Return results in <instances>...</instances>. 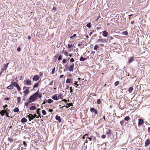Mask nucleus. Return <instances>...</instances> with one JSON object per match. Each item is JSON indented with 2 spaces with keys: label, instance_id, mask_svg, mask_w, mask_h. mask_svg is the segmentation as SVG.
<instances>
[{
  "label": "nucleus",
  "instance_id": "obj_40",
  "mask_svg": "<svg viewBox=\"0 0 150 150\" xmlns=\"http://www.w3.org/2000/svg\"><path fill=\"white\" fill-rule=\"evenodd\" d=\"M101 101L100 99L97 100V103L98 104H100L101 103Z\"/></svg>",
  "mask_w": 150,
  "mask_h": 150
},
{
  "label": "nucleus",
  "instance_id": "obj_34",
  "mask_svg": "<svg viewBox=\"0 0 150 150\" xmlns=\"http://www.w3.org/2000/svg\"><path fill=\"white\" fill-rule=\"evenodd\" d=\"M100 42L103 43L104 42V40L103 39H99L98 40H97V42Z\"/></svg>",
  "mask_w": 150,
  "mask_h": 150
},
{
  "label": "nucleus",
  "instance_id": "obj_11",
  "mask_svg": "<svg viewBox=\"0 0 150 150\" xmlns=\"http://www.w3.org/2000/svg\"><path fill=\"white\" fill-rule=\"evenodd\" d=\"M108 33L105 30L103 32L102 35L103 36L106 37L108 36Z\"/></svg>",
  "mask_w": 150,
  "mask_h": 150
},
{
  "label": "nucleus",
  "instance_id": "obj_28",
  "mask_svg": "<svg viewBox=\"0 0 150 150\" xmlns=\"http://www.w3.org/2000/svg\"><path fill=\"white\" fill-rule=\"evenodd\" d=\"M4 110H2L1 111H0V113L2 116L4 115L5 112H4Z\"/></svg>",
  "mask_w": 150,
  "mask_h": 150
},
{
  "label": "nucleus",
  "instance_id": "obj_49",
  "mask_svg": "<svg viewBox=\"0 0 150 150\" xmlns=\"http://www.w3.org/2000/svg\"><path fill=\"white\" fill-rule=\"evenodd\" d=\"M53 81H52L49 84V85L51 86L52 85L53 83Z\"/></svg>",
  "mask_w": 150,
  "mask_h": 150
},
{
  "label": "nucleus",
  "instance_id": "obj_24",
  "mask_svg": "<svg viewBox=\"0 0 150 150\" xmlns=\"http://www.w3.org/2000/svg\"><path fill=\"white\" fill-rule=\"evenodd\" d=\"M19 111V109L18 107L15 108L14 109V112H18Z\"/></svg>",
  "mask_w": 150,
  "mask_h": 150
},
{
  "label": "nucleus",
  "instance_id": "obj_63",
  "mask_svg": "<svg viewBox=\"0 0 150 150\" xmlns=\"http://www.w3.org/2000/svg\"><path fill=\"white\" fill-rule=\"evenodd\" d=\"M134 21H132L131 22V24H133L134 23Z\"/></svg>",
  "mask_w": 150,
  "mask_h": 150
},
{
  "label": "nucleus",
  "instance_id": "obj_16",
  "mask_svg": "<svg viewBox=\"0 0 150 150\" xmlns=\"http://www.w3.org/2000/svg\"><path fill=\"white\" fill-rule=\"evenodd\" d=\"M13 85L12 83L9 86H7V89L11 90L13 89Z\"/></svg>",
  "mask_w": 150,
  "mask_h": 150
},
{
  "label": "nucleus",
  "instance_id": "obj_55",
  "mask_svg": "<svg viewBox=\"0 0 150 150\" xmlns=\"http://www.w3.org/2000/svg\"><path fill=\"white\" fill-rule=\"evenodd\" d=\"M43 103H42V105H41L42 106V105L43 104H45V103H46V102H45L44 100H43Z\"/></svg>",
  "mask_w": 150,
  "mask_h": 150
},
{
  "label": "nucleus",
  "instance_id": "obj_61",
  "mask_svg": "<svg viewBox=\"0 0 150 150\" xmlns=\"http://www.w3.org/2000/svg\"><path fill=\"white\" fill-rule=\"evenodd\" d=\"M66 105H70V106L72 105V103H70L69 104L67 103H66Z\"/></svg>",
  "mask_w": 150,
  "mask_h": 150
},
{
  "label": "nucleus",
  "instance_id": "obj_15",
  "mask_svg": "<svg viewBox=\"0 0 150 150\" xmlns=\"http://www.w3.org/2000/svg\"><path fill=\"white\" fill-rule=\"evenodd\" d=\"M134 57H133L130 58L129 60L128 63L129 64H130L132 63L133 61H134Z\"/></svg>",
  "mask_w": 150,
  "mask_h": 150
},
{
  "label": "nucleus",
  "instance_id": "obj_58",
  "mask_svg": "<svg viewBox=\"0 0 150 150\" xmlns=\"http://www.w3.org/2000/svg\"><path fill=\"white\" fill-rule=\"evenodd\" d=\"M4 70H5L4 69H3V68H2L1 69L0 72H1V73H2Z\"/></svg>",
  "mask_w": 150,
  "mask_h": 150
},
{
  "label": "nucleus",
  "instance_id": "obj_22",
  "mask_svg": "<svg viewBox=\"0 0 150 150\" xmlns=\"http://www.w3.org/2000/svg\"><path fill=\"white\" fill-rule=\"evenodd\" d=\"M133 89H134L132 87H130L128 89V91L129 93H131Z\"/></svg>",
  "mask_w": 150,
  "mask_h": 150
},
{
  "label": "nucleus",
  "instance_id": "obj_54",
  "mask_svg": "<svg viewBox=\"0 0 150 150\" xmlns=\"http://www.w3.org/2000/svg\"><path fill=\"white\" fill-rule=\"evenodd\" d=\"M62 100V101H64L65 103H67V100L65 99H63Z\"/></svg>",
  "mask_w": 150,
  "mask_h": 150
},
{
  "label": "nucleus",
  "instance_id": "obj_43",
  "mask_svg": "<svg viewBox=\"0 0 150 150\" xmlns=\"http://www.w3.org/2000/svg\"><path fill=\"white\" fill-rule=\"evenodd\" d=\"M8 108H7L6 109H4V110H4V112H5V113L6 112H9V110L8 109Z\"/></svg>",
  "mask_w": 150,
  "mask_h": 150
},
{
  "label": "nucleus",
  "instance_id": "obj_45",
  "mask_svg": "<svg viewBox=\"0 0 150 150\" xmlns=\"http://www.w3.org/2000/svg\"><path fill=\"white\" fill-rule=\"evenodd\" d=\"M64 54L66 56H68L69 53H68L67 52H64Z\"/></svg>",
  "mask_w": 150,
  "mask_h": 150
},
{
  "label": "nucleus",
  "instance_id": "obj_38",
  "mask_svg": "<svg viewBox=\"0 0 150 150\" xmlns=\"http://www.w3.org/2000/svg\"><path fill=\"white\" fill-rule=\"evenodd\" d=\"M42 113L44 115H45L46 114V112L45 110H43L42 111Z\"/></svg>",
  "mask_w": 150,
  "mask_h": 150
},
{
  "label": "nucleus",
  "instance_id": "obj_20",
  "mask_svg": "<svg viewBox=\"0 0 150 150\" xmlns=\"http://www.w3.org/2000/svg\"><path fill=\"white\" fill-rule=\"evenodd\" d=\"M36 109V107L35 106H32L30 108V110H35Z\"/></svg>",
  "mask_w": 150,
  "mask_h": 150
},
{
  "label": "nucleus",
  "instance_id": "obj_9",
  "mask_svg": "<svg viewBox=\"0 0 150 150\" xmlns=\"http://www.w3.org/2000/svg\"><path fill=\"white\" fill-rule=\"evenodd\" d=\"M90 110L91 112H94L95 114H97L98 113L97 111L94 108H91Z\"/></svg>",
  "mask_w": 150,
  "mask_h": 150
},
{
  "label": "nucleus",
  "instance_id": "obj_47",
  "mask_svg": "<svg viewBox=\"0 0 150 150\" xmlns=\"http://www.w3.org/2000/svg\"><path fill=\"white\" fill-rule=\"evenodd\" d=\"M23 144H24V146L25 147H27V144L26 143V142L25 141H23Z\"/></svg>",
  "mask_w": 150,
  "mask_h": 150
},
{
  "label": "nucleus",
  "instance_id": "obj_37",
  "mask_svg": "<svg viewBox=\"0 0 150 150\" xmlns=\"http://www.w3.org/2000/svg\"><path fill=\"white\" fill-rule=\"evenodd\" d=\"M55 69V67H54V68L52 70V73H51V74H53L54 73Z\"/></svg>",
  "mask_w": 150,
  "mask_h": 150
},
{
  "label": "nucleus",
  "instance_id": "obj_12",
  "mask_svg": "<svg viewBox=\"0 0 150 150\" xmlns=\"http://www.w3.org/2000/svg\"><path fill=\"white\" fill-rule=\"evenodd\" d=\"M72 80L71 79H67L66 80V83H72Z\"/></svg>",
  "mask_w": 150,
  "mask_h": 150
},
{
  "label": "nucleus",
  "instance_id": "obj_27",
  "mask_svg": "<svg viewBox=\"0 0 150 150\" xmlns=\"http://www.w3.org/2000/svg\"><path fill=\"white\" fill-rule=\"evenodd\" d=\"M130 117L129 116H127L124 118V120H126L128 121L130 120Z\"/></svg>",
  "mask_w": 150,
  "mask_h": 150
},
{
  "label": "nucleus",
  "instance_id": "obj_6",
  "mask_svg": "<svg viewBox=\"0 0 150 150\" xmlns=\"http://www.w3.org/2000/svg\"><path fill=\"white\" fill-rule=\"evenodd\" d=\"M25 82V83H24V84L25 85H31V81L29 79H28L26 81H25L24 82Z\"/></svg>",
  "mask_w": 150,
  "mask_h": 150
},
{
  "label": "nucleus",
  "instance_id": "obj_14",
  "mask_svg": "<svg viewBox=\"0 0 150 150\" xmlns=\"http://www.w3.org/2000/svg\"><path fill=\"white\" fill-rule=\"evenodd\" d=\"M57 94H56L55 95H54L53 96H52V98L54 100H58V98L57 96Z\"/></svg>",
  "mask_w": 150,
  "mask_h": 150
},
{
  "label": "nucleus",
  "instance_id": "obj_29",
  "mask_svg": "<svg viewBox=\"0 0 150 150\" xmlns=\"http://www.w3.org/2000/svg\"><path fill=\"white\" fill-rule=\"evenodd\" d=\"M98 47V45H96L94 47V49L95 50L97 51Z\"/></svg>",
  "mask_w": 150,
  "mask_h": 150
},
{
  "label": "nucleus",
  "instance_id": "obj_48",
  "mask_svg": "<svg viewBox=\"0 0 150 150\" xmlns=\"http://www.w3.org/2000/svg\"><path fill=\"white\" fill-rule=\"evenodd\" d=\"M101 137L102 139H105L106 137V136L105 135L103 134L101 136Z\"/></svg>",
  "mask_w": 150,
  "mask_h": 150
},
{
  "label": "nucleus",
  "instance_id": "obj_21",
  "mask_svg": "<svg viewBox=\"0 0 150 150\" xmlns=\"http://www.w3.org/2000/svg\"><path fill=\"white\" fill-rule=\"evenodd\" d=\"M38 86L39 83H35L33 86V89H34L35 88L38 87Z\"/></svg>",
  "mask_w": 150,
  "mask_h": 150
},
{
  "label": "nucleus",
  "instance_id": "obj_42",
  "mask_svg": "<svg viewBox=\"0 0 150 150\" xmlns=\"http://www.w3.org/2000/svg\"><path fill=\"white\" fill-rule=\"evenodd\" d=\"M67 62V61L66 59H64L62 61V62L63 64H64L66 63Z\"/></svg>",
  "mask_w": 150,
  "mask_h": 150
},
{
  "label": "nucleus",
  "instance_id": "obj_50",
  "mask_svg": "<svg viewBox=\"0 0 150 150\" xmlns=\"http://www.w3.org/2000/svg\"><path fill=\"white\" fill-rule=\"evenodd\" d=\"M17 51L18 52H20L21 51V48L20 47H18L17 49Z\"/></svg>",
  "mask_w": 150,
  "mask_h": 150
},
{
  "label": "nucleus",
  "instance_id": "obj_39",
  "mask_svg": "<svg viewBox=\"0 0 150 150\" xmlns=\"http://www.w3.org/2000/svg\"><path fill=\"white\" fill-rule=\"evenodd\" d=\"M62 55L61 54L59 55V57L58 58V60H59V61L60 60H61L62 59Z\"/></svg>",
  "mask_w": 150,
  "mask_h": 150
},
{
  "label": "nucleus",
  "instance_id": "obj_31",
  "mask_svg": "<svg viewBox=\"0 0 150 150\" xmlns=\"http://www.w3.org/2000/svg\"><path fill=\"white\" fill-rule=\"evenodd\" d=\"M86 26L87 27H88V28H90L91 27V23H88L86 25Z\"/></svg>",
  "mask_w": 150,
  "mask_h": 150
},
{
  "label": "nucleus",
  "instance_id": "obj_56",
  "mask_svg": "<svg viewBox=\"0 0 150 150\" xmlns=\"http://www.w3.org/2000/svg\"><path fill=\"white\" fill-rule=\"evenodd\" d=\"M53 111V109H50L49 110H48V112H52Z\"/></svg>",
  "mask_w": 150,
  "mask_h": 150
},
{
  "label": "nucleus",
  "instance_id": "obj_41",
  "mask_svg": "<svg viewBox=\"0 0 150 150\" xmlns=\"http://www.w3.org/2000/svg\"><path fill=\"white\" fill-rule=\"evenodd\" d=\"M124 122H125V121L124 120L121 121L120 122V123L122 126L123 125V124L124 123Z\"/></svg>",
  "mask_w": 150,
  "mask_h": 150
},
{
  "label": "nucleus",
  "instance_id": "obj_2",
  "mask_svg": "<svg viewBox=\"0 0 150 150\" xmlns=\"http://www.w3.org/2000/svg\"><path fill=\"white\" fill-rule=\"evenodd\" d=\"M37 116V115L35 114L32 115L31 114H30L28 115L27 117L29 118V120L30 121H31L32 120H33L34 118H36Z\"/></svg>",
  "mask_w": 150,
  "mask_h": 150
},
{
  "label": "nucleus",
  "instance_id": "obj_7",
  "mask_svg": "<svg viewBox=\"0 0 150 150\" xmlns=\"http://www.w3.org/2000/svg\"><path fill=\"white\" fill-rule=\"evenodd\" d=\"M40 108H38L37 109V111H36V114H38V115L36 116V117L37 118H38L39 117H40V115L41 114L40 112Z\"/></svg>",
  "mask_w": 150,
  "mask_h": 150
},
{
  "label": "nucleus",
  "instance_id": "obj_17",
  "mask_svg": "<svg viewBox=\"0 0 150 150\" xmlns=\"http://www.w3.org/2000/svg\"><path fill=\"white\" fill-rule=\"evenodd\" d=\"M56 119V120H58L59 122H61V117L60 116H58V115H56L55 117Z\"/></svg>",
  "mask_w": 150,
  "mask_h": 150
},
{
  "label": "nucleus",
  "instance_id": "obj_23",
  "mask_svg": "<svg viewBox=\"0 0 150 150\" xmlns=\"http://www.w3.org/2000/svg\"><path fill=\"white\" fill-rule=\"evenodd\" d=\"M86 59L85 58H83L81 56L80 58V60L81 61H83L85 60Z\"/></svg>",
  "mask_w": 150,
  "mask_h": 150
},
{
  "label": "nucleus",
  "instance_id": "obj_52",
  "mask_svg": "<svg viewBox=\"0 0 150 150\" xmlns=\"http://www.w3.org/2000/svg\"><path fill=\"white\" fill-rule=\"evenodd\" d=\"M75 83H74V84L76 85V87H77L78 86H79L78 84H77V83H78V82L75 81Z\"/></svg>",
  "mask_w": 150,
  "mask_h": 150
},
{
  "label": "nucleus",
  "instance_id": "obj_53",
  "mask_svg": "<svg viewBox=\"0 0 150 150\" xmlns=\"http://www.w3.org/2000/svg\"><path fill=\"white\" fill-rule=\"evenodd\" d=\"M88 135L87 134H85L82 137V138L83 139H84L85 138V137H86V136H88Z\"/></svg>",
  "mask_w": 150,
  "mask_h": 150
},
{
  "label": "nucleus",
  "instance_id": "obj_4",
  "mask_svg": "<svg viewBox=\"0 0 150 150\" xmlns=\"http://www.w3.org/2000/svg\"><path fill=\"white\" fill-rule=\"evenodd\" d=\"M74 67V63L72 64L69 66L68 67V69L70 71H73Z\"/></svg>",
  "mask_w": 150,
  "mask_h": 150
},
{
  "label": "nucleus",
  "instance_id": "obj_13",
  "mask_svg": "<svg viewBox=\"0 0 150 150\" xmlns=\"http://www.w3.org/2000/svg\"><path fill=\"white\" fill-rule=\"evenodd\" d=\"M143 122V121L142 120V119H139V122H138V125H142Z\"/></svg>",
  "mask_w": 150,
  "mask_h": 150
},
{
  "label": "nucleus",
  "instance_id": "obj_19",
  "mask_svg": "<svg viewBox=\"0 0 150 150\" xmlns=\"http://www.w3.org/2000/svg\"><path fill=\"white\" fill-rule=\"evenodd\" d=\"M8 64H9L8 63L4 65V66L3 68V69H4L5 70H6V69L8 66Z\"/></svg>",
  "mask_w": 150,
  "mask_h": 150
},
{
  "label": "nucleus",
  "instance_id": "obj_60",
  "mask_svg": "<svg viewBox=\"0 0 150 150\" xmlns=\"http://www.w3.org/2000/svg\"><path fill=\"white\" fill-rule=\"evenodd\" d=\"M10 99V98H4V100H9Z\"/></svg>",
  "mask_w": 150,
  "mask_h": 150
},
{
  "label": "nucleus",
  "instance_id": "obj_8",
  "mask_svg": "<svg viewBox=\"0 0 150 150\" xmlns=\"http://www.w3.org/2000/svg\"><path fill=\"white\" fill-rule=\"evenodd\" d=\"M40 77L36 75L34 76L33 78V81H37L39 79Z\"/></svg>",
  "mask_w": 150,
  "mask_h": 150
},
{
  "label": "nucleus",
  "instance_id": "obj_51",
  "mask_svg": "<svg viewBox=\"0 0 150 150\" xmlns=\"http://www.w3.org/2000/svg\"><path fill=\"white\" fill-rule=\"evenodd\" d=\"M8 112H6V116L7 117H9V115H8Z\"/></svg>",
  "mask_w": 150,
  "mask_h": 150
},
{
  "label": "nucleus",
  "instance_id": "obj_10",
  "mask_svg": "<svg viewBox=\"0 0 150 150\" xmlns=\"http://www.w3.org/2000/svg\"><path fill=\"white\" fill-rule=\"evenodd\" d=\"M150 144V141L149 139L146 140L145 143V146H148Z\"/></svg>",
  "mask_w": 150,
  "mask_h": 150
},
{
  "label": "nucleus",
  "instance_id": "obj_62",
  "mask_svg": "<svg viewBox=\"0 0 150 150\" xmlns=\"http://www.w3.org/2000/svg\"><path fill=\"white\" fill-rule=\"evenodd\" d=\"M52 10H55L56 9V7H54L52 8Z\"/></svg>",
  "mask_w": 150,
  "mask_h": 150
},
{
  "label": "nucleus",
  "instance_id": "obj_46",
  "mask_svg": "<svg viewBox=\"0 0 150 150\" xmlns=\"http://www.w3.org/2000/svg\"><path fill=\"white\" fill-rule=\"evenodd\" d=\"M70 61L71 62H74V60L73 58L70 59Z\"/></svg>",
  "mask_w": 150,
  "mask_h": 150
},
{
  "label": "nucleus",
  "instance_id": "obj_57",
  "mask_svg": "<svg viewBox=\"0 0 150 150\" xmlns=\"http://www.w3.org/2000/svg\"><path fill=\"white\" fill-rule=\"evenodd\" d=\"M4 70H5L4 69H3V68H2L1 69L0 72H1V73H2Z\"/></svg>",
  "mask_w": 150,
  "mask_h": 150
},
{
  "label": "nucleus",
  "instance_id": "obj_44",
  "mask_svg": "<svg viewBox=\"0 0 150 150\" xmlns=\"http://www.w3.org/2000/svg\"><path fill=\"white\" fill-rule=\"evenodd\" d=\"M69 88L70 89V92L71 93H72L73 92V89H72V87H69Z\"/></svg>",
  "mask_w": 150,
  "mask_h": 150
},
{
  "label": "nucleus",
  "instance_id": "obj_32",
  "mask_svg": "<svg viewBox=\"0 0 150 150\" xmlns=\"http://www.w3.org/2000/svg\"><path fill=\"white\" fill-rule=\"evenodd\" d=\"M68 47H67L68 48H73V46L72 45H70L69 44H68L67 45Z\"/></svg>",
  "mask_w": 150,
  "mask_h": 150
},
{
  "label": "nucleus",
  "instance_id": "obj_3",
  "mask_svg": "<svg viewBox=\"0 0 150 150\" xmlns=\"http://www.w3.org/2000/svg\"><path fill=\"white\" fill-rule=\"evenodd\" d=\"M11 83L13 84V86L16 87L17 88L18 90L19 91H20L21 90L20 87L18 84L15 81L12 82Z\"/></svg>",
  "mask_w": 150,
  "mask_h": 150
},
{
  "label": "nucleus",
  "instance_id": "obj_64",
  "mask_svg": "<svg viewBox=\"0 0 150 150\" xmlns=\"http://www.w3.org/2000/svg\"><path fill=\"white\" fill-rule=\"evenodd\" d=\"M148 132H150V127H149L148 128Z\"/></svg>",
  "mask_w": 150,
  "mask_h": 150
},
{
  "label": "nucleus",
  "instance_id": "obj_30",
  "mask_svg": "<svg viewBox=\"0 0 150 150\" xmlns=\"http://www.w3.org/2000/svg\"><path fill=\"white\" fill-rule=\"evenodd\" d=\"M8 140L9 142H13V139L10 138V137H8Z\"/></svg>",
  "mask_w": 150,
  "mask_h": 150
},
{
  "label": "nucleus",
  "instance_id": "obj_36",
  "mask_svg": "<svg viewBox=\"0 0 150 150\" xmlns=\"http://www.w3.org/2000/svg\"><path fill=\"white\" fill-rule=\"evenodd\" d=\"M119 83V81H116L115 83V86H117Z\"/></svg>",
  "mask_w": 150,
  "mask_h": 150
},
{
  "label": "nucleus",
  "instance_id": "obj_18",
  "mask_svg": "<svg viewBox=\"0 0 150 150\" xmlns=\"http://www.w3.org/2000/svg\"><path fill=\"white\" fill-rule=\"evenodd\" d=\"M27 121V120L24 117L21 120V122L22 123L25 122Z\"/></svg>",
  "mask_w": 150,
  "mask_h": 150
},
{
  "label": "nucleus",
  "instance_id": "obj_5",
  "mask_svg": "<svg viewBox=\"0 0 150 150\" xmlns=\"http://www.w3.org/2000/svg\"><path fill=\"white\" fill-rule=\"evenodd\" d=\"M111 130L109 129H108L106 132V134H107V137L108 138L111 135Z\"/></svg>",
  "mask_w": 150,
  "mask_h": 150
},
{
  "label": "nucleus",
  "instance_id": "obj_59",
  "mask_svg": "<svg viewBox=\"0 0 150 150\" xmlns=\"http://www.w3.org/2000/svg\"><path fill=\"white\" fill-rule=\"evenodd\" d=\"M124 34L125 35H127L128 34V32H127V31H125L124 32Z\"/></svg>",
  "mask_w": 150,
  "mask_h": 150
},
{
  "label": "nucleus",
  "instance_id": "obj_35",
  "mask_svg": "<svg viewBox=\"0 0 150 150\" xmlns=\"http://www.w3.org/2000/svg\"><path fill=\"white\" fill-rule=\"evenodd\" d=\"M53 102V100H52V99H50L48 100V102L49 103H52Z\"/></svg>",
  "mask_w": 150,
  "mask_h": 150
},
{
  "label": "nucleus",
  "instance_id": "obj_1",
  "mask_svg": "<svg viewBox=\"0 0 150 150\" xmlns=\"http://www.w3.org/2000/svg\"><path fill=\"white\" fill-rule=\"evenodd\" d=\"M42 97V96L40 94L38 91L35 93L33 95L30 96L28 102L25 103V106H27L28 104L36 100L38 98H40Z\"/></svg>",
  "mask_w": 150,
  "mask_h": 150
},
{
  "label": "nucleus",
  "instance_id": "obj_26",
  "mask_svg": "<svg viewBox=\"0 0 150 150\" xmlns=\"http://www.w3.org/2000/svg\"><path fill=\"white\" fill-rule=\"evenodd\" d=\"M29 92V90L28 89H25L23 91V93L25 94H27Z\"/></svg>",
  "mask_w": 150,
  "mask_h": 150
},
{
  "label": "nucleus",
  "instance_id": "obj_33",
  "mask_svg": "<svg viewBox=\"0 0 150 150\" xmlns=\"http://www.w3.org/2000/svg\"><path fill=\"white\" fill-rule=\"evenodd\" d=\"M18 102V103H20L21 101V98L20 97H17Z\"/></svg>",
  "mask_w": 150,
  "mask_h": 150
},
{
  "label": "nucleus",
  "instance_id": "obj_25",
  "mask_svg": "<svg viewBox=\"0 0 150 150\" xmlns=\"http://www.w3.org/2000/svg\"><path fill=\"white\" fill-rule=\"evenodd\" d=\"M58 98L62 99L63 98V97L62 96V94L61 93L59 94L58 96V97H57Z\"/></svg>",
  "mask_w": 150,
  "mask_h": 150
}]
</instances>
